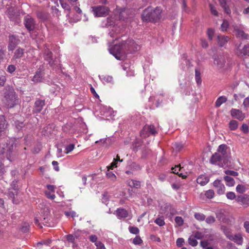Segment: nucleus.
Wrapping results in <instances>:
<instances>
[{"mask_svg":"<svg viewBox=\"0 0 249 249\" xmlns=\"http://www.w3.org/2000/svg\"><path fill=\"white\" fill-rule=\"evenodd\" d=\"M0 154L3 155L10 161L15 160L18 154L15 142L13 140H9L6 143H0Z\"/></svg>","mask_w":249,"mask_h":249,"instance_id":"1","label":"nucleus"},{"mask_svg":"<svg viewBox=\"0 0 249 249\" xmlns=\"http://www.w3.org/2000/svg\"><path fill=\"white\" fill-rule=\"evenodd\" d=\"M162 9L160 7L153 9L151 7L146 8L142 15L143 21L156 22L161 18Z\"/></svg>","mask_w":249,"mask_h":249,"instance_id":"2","label":"nucleus"},{"mask_svg":"<svg viewBox=\"0 0 249 249\" xmlns=\"http://www.w3.org/2000/svg\"><path fill=\"white\" fill-rule=\"evenodd\" d=\"M5 104L9 108L14 107L18 103V97L14 89L11 87H7L4 93Z\"/></svg>","mask_w":249,"mask_h":249,"instance_id":"3","label":"nucleus"},{"mask_svg":"<svg viewBox=\"0 0 249 249\" xmlns=\"http://www.w3.org/2000/svg\"><path fill=\"white\" fill-rule=\"evenodd\" d=\"M109 51L118 60H121L122 56L126 53L124 41L115 45L113 47L109 48Z\"/></svg>","mask_w":249,"mask_h":249,"instance_id":"4","label":"nucleus"},{"mask_svg":"<svg viewBox=\"0 0 249 249\" xmlns=\"http://www.w3.org/2000/svg\"><path fill=\"white\" fill-rule=\"evenodd\" d=\"M228 158L221 156L219 155V153L216 152L212 156L210 160L211 163L218 165L220 167L228 166Z\"/></svg>","mask_w":249,"mask_h":249,"instance_id":"5","label":"nucleus"},{"mask_svg":"<svg viewBox=\"0 0 249 249\" xmlns=\"http://www.w3.org/2000/svg\"><path fill=\"white\" fill-rule=\"evenodd\" d=\"M92 8V12L96 17H106L109 14V8L105 6H93Z\"/></svg>","mask_w":249,"mask_h":249,"instance_id":"6","label":"nucleus"},{"mask_svg":"<svg viewBox=\"0 0 249 249\" xmlns=\"http://www.w3.org/2000/svg\"><path fill=\"white\" fill-rule=\"evenodd\" d=\"M20 40L18 36L14 35H10L8 36V50L9 51H13L18 44Z\"/></svg>","mask_w":249,"mask_h":249,"instance_id":"7","label":"nucleus"},{"mask_svg":"<svg viewBox=\"0 0 249 249\" xmlns=\"http://www.w3.org/2000/svg\"><path fill=\"white\" fill-rule=\"evenodd\" d=\"M124 42L126 52L127 51L130 53L135 52L140 48V46L136 44L134 41L131 39L124 41Z\"/></svg>","mask_w":249,"mask_h":249,"instance_id":"8","label":"nucleus"},{"mask_svg":"<svg viewBox=\"0 0 249 249\" xmlns=\"http://www.w3.org/2000/svg\"><path fill=\"white\" fill-rule=\"evenodd\" d=\"M157 133L156 128L154 125H146L141 132V136L143 137H146L150 134L155 135Z\"/></svg>","mask_w":249,"mask_h":249,"instance_id":"9","label":"nucleus"},{"mask_svg":"<svg viewBox=\"0 0 249 249\" xmlns=\"http://www.w3.org/2000/svg\"><path fill=\"white\" fill-rule=\"evenodd\" d=\"M24 24L26 28L30 32L33 31L35 28V21L34 18L29 16H26L24 18Z\"/></svg>","mask_w":249,"mask_h":249,"instance_id":"10","label":"nucleus"},{"mask_svg":"<svg viewBox=\"0 0 249 249\" xmlns=\"http://www.w3.org/2000/svg\"><path fill=\"white\" fill-rule=\"evenodd\" d=\"M236 201L240 203L244 208L249 206V196L248 195L238 196L236 198Z\"/></svg>","mask_w":249,"mask_h":249,"instance_id":"11","label":"nucleus"},{"mask_svg":"<svg viewBox=\"0 0 249 249\" xmlns=\"http://www.w3.org/2000/svg\"><path fill=\"white\" fill-rule=\"evenodd\" d=\"M213 184L214 187L216 189V193L218 195H221L225 193V187L222 183L221 180L216 179L213 182Z\"/></svg>","mask_w":249,"mask_h":249,"instance_id":"12","label":"nucleus"},{"mask_svg":"<svg viewBox=\"0 0 249 249\" xmlns=\"http://www.w3.org/2000/svg\"><path fill=\"white\" fill-rule=\"evenodd\" d=\"M45 105V101L44 100L37 99L35 103L34 107L33 109V112L37 113L40 112L43 109V107Z\"/></svg>","mask_w":249,"mask_h":249,"instance_id":"13","label":"nucleus"},{"mask_svg":"<svg viewBox=\"0 0 249 249\" xmlns=\"http://www.w3.org/2000/svg\"><path fill=\"white\" fill-rule=\"evenodd\" d=\"M231 115L232 117L240 120L242 121L245 117V115L242 111L239 109L232 108L231 110Z\"/></svg>","mask_w":249,"mask_h":249,"instance_id":"14","label":"nucleus"},{"mask_svg":"<svg viewBox=\"0 0 249 249\" xmlns=\"http://www.w3.org/2000/svg\"><path fill=\"white\" fill-rule=\"evenodd\" d=\"M133 14L132 11L128 9H124L121 10L119 14V18L121 19L124 20L129 17H131Z\"/></svg>","mask_w":249,"mask_h":249,"instance_id":"15","label":"nucleus"},{"mask_svg":"<svg viewBox=\"0 0 249 249\" xmlns=\"http://www.w3.org/2000/svg\"><path fill=\"white\" fill-rule=\"evenodd\" d=\"M214 63L219 68H222L226 63V58L224 56H218L214 59Z\"/></svg>","mask_w":249,"mask_h":249,"instance_id":"16","label":"nucleus"},{"mask_svg":"<svg viewBox=\"0 0 249 249\" xmlns=\"http://www.w3.org/2000/svg\"><path fill=\"white\" fill-rule=\"evenodd\" d=\"M228 146L225 144H221L219 146L217 151L216 153H219V155L223 156L225 158H228V156L227 152Z\"/></svg>","mask_w":249,"mask_h":249,"instance_id":"17","label":"nucleus"},{"mask_svg":"<svg viewBox=\"0 0 249 249\" xmlns=\"http://www.w3.org/2000/svg\"><path fill=\"white\" fill-rule=\"evenodd\" d=\"M25 50L21 48H18L14 52L12 60H16L21 58L24 54Z\"/></svg>","mask_w":249,"mask_h":249,"instance_id":"18","label":"nucleus"},{"mask_svg":"<svg viewBox=\"0 0 249 249\" xmlns=\"http://www.w3.org/2000/svg\"><path fill=\"white\" fill-rule=\"evenodd\" d=\"M116 214L119 219H122L127 217L128 213L124 209L118 208L116 211Z\"/></svg>","mask_w":249,"mask_h":249,"instance_id":"19","label":"nucleus"},{"mask_svg":"<svg viewBox=\"0 0 249 249\" xmlns=\"http://www.w3.org/2000/svg\"><path fill=\"white\" fill-rule=\"evenodd\" d=\"M217 38L220 47L224 46L229 40V37L225 36H218Z\"/></svg>","mask_w":249,"mask_h":249,"instance_id":"20","label":"nucleus"},{"mask_svg":"<svg viewBox=\"0 0 249 249\" xmlns=\"http://www.w3.org/2000/svg\"><path fill=\"white\" fill-rule=\"evenodd\" d=\"M14 123L13 124L15 126V128L17 129L18 131H19L20 130H23V129L25 127V124L22 121H20L18 120H13Z\"/></svg>","mask_w":249,"mask_h":249,"instance_id":"21","label":"nucleus"},{"mask_svg":"<svg viewBox=\"0 0 249 249\" xmlns=\"http://www.w3.org/2000/svg\"><path fill=\"white\" fill-rule=\"evenodd\" d=\"M172 170H173V173L178 175L179 177H181L182 178L184 179L187 178V175H183L182 173H179V171H181V168L180 164L175 166V167H172Z\"/></svg>","mask_w":249,"mask_h":249,"instance_id":"22","label":"nucleus"},{"mask_svg":"<svg viewBox=\"0 0 249 249\" xmlns=\"http://www.w3.org/2000/svg\"><path fill=\"white\" fill-rule=\"evenodd\" d=\"M239 53L238 55L239 56L248 55L249 56V44L246 45L242 49H239Z\"/></svg>","mask_w":249,"mask_h":249,"instance_id":"23","label":"nucleus"},{"mask_svg":"<svg viewBox=\"0 0 249 249\" xmlns=\"http://www.w3.org/2000/svg\"><path fill=\"white\" fill-rule=\"evenodd\" d=\"M43 76V74L42 72L37 71L33 77L32 80L35 83L40 82L42 80Z\"/></svg>","mask_w":249,"mask_h":249,"instance_id":"24","label":"nucleus"},{"mask_svg":"<svg viewBox=\"0 0 249 249\" xmlns=\"http://www.w3.org/2000/svg\"><path fill=\"white\" fill-rule=\"evenodd\" d=\"M209 179L204 176H200L196 179V182L201 186H204L208 183Z\"/></svg>","mask_w":249,"mask_h":249,"instance_id":"25","label":"nucleus"},{"mask_svg":"<svg viewBox=\"0 0 249 249\" xmlns=\"http://www.w3.org/2000/svg\"><path fill=\"white\" fill-rule=\"evenodd\" d=\"M6 55V47L4 45L0 44V60L3 61L5 59Z\"/></svg>","mask_w":249,"mask_h":249,"instance_id":"26","label":"nucleus"},{"mask_svg":"<svg viewBox=\"0 0 249 249\" xmlns=\"http://www.w3.org/2000/svg\"><path fill=\"white\" fill-rule=\"evenodd\" d=\"M231 240L234 241L238 245H242L243 241V239L241 234H235L233 238H231Z\"/></svg>","mask_w":249,"mask_h":249,"instance_id":"27","label":"nucleus"},{"mask_svg":"<svg viewBox=\"0 0 249 249\" xmlns=\"http://www.w3.org/2000/svg\"><path fill=\"white\" fill-rule=\"evenodd\" d=\"M227 100V98L225 96H220L217 98L215 103V106L216 107H219L222 104L225 103Z\"/></svg>","mask_w":249,"mask_h":249,"instance_id":"28","label":"nucleus"},{"mask_svg":"<svg viewBox=\"0 0 249 249\" xmlns=\"http://www.w3.org/2000/svg\"><path fill=\"white\" fill-rule=\"evenodd\" d=\"M224 179L226 181L227 186L231 187L234 185L235 181L232 178L229 176H226L224 177Z\"/></svg>","mask_w":249,"mask_h":249,"instance_id":"29","label":"nucleus"},{"mask_svg":"<svg viewBox=\"0 0 249 249\" xmlns=\"http://www.w3.org/2000/svg\"><path fill=\"white\" fill-rule=\"evenodd\" d=\"M221 6L224 9L227 14L231 13V10L227 4L226 0H219Z\"/></svg>","mask_w":249,"mask_h":249,"instance_id":"30","label":"nucleus"},{"mask_svg":"<svg viewBox=\"0 0 249 249\" xmlns=\"http://www.w3.org/2000/svg\"><path fill=\"white\" fill-rule=\"evenodd\" d=\"M5 122L6 121L4 116L0 115V136H1V132L5 129L6 125Z\"/></svg>","mask_w":249,"mask_h":249,"instance_id":"31","label":"nucleus"},{"mask_svg":"<svg viewBox=\"0 0 249 249\" xmlns=\"http://www.w3.org/2000/svg\"><path fill=\"white\" fill-rule=\"evenodd\" d=\"M236 35L237 37H242L244 39H248L249 35L248 34H245L244 31L240 30H237L235 31Z\"/></svg>","mask_w":249,"mask_h":249,"instance_id":"32","label":"nucleus"},{"mask_svg":"<svg viewBox=\"0 0 249 249\" xmlns=\"http://www.w3.org/2000/svg\"><path fill=\"white\" fill-rule=\"evenodd\" d=\"M200 72L198 69H196L195 70V79L196 83L198 85H200L201 83V78L200 76Z\"/></svg>","mask_w":249,"mask_h":249,"instance_id":"33","label":"nucleus"},{"mask_svg":"<svg viewBox=\"0 0 249 249\" xmlns=\"http://www.w3.org/2000/svg\"><path fill=\"white\" fill-rule=\"evenodd\" d=\"M52 53L49 51L45 52V59L49 62V64L51 66L53 65V63H52Z\"/></svg>","mask_w":249,"mask_h":249,"instance_id":"34","label":"nucleus"},{"mask_svg":"<svg viewBox=\"0 0 249 249\" xmlns=\"http://www.w3.org/2000/svg\"><path fill=\"white\" fill-rule=\"evenodd\" d=\"M13 185V187L10 189V191H9V195L11 197L13 196L15 194H17L18 193V189L16 186V182L13 181V184L12 185Z\"/></svg>","mask_w":249,"mask_h":249,"instance_id":"35","label":"nucleus"},{"mask_svg":"<svg viewBox=\"0 0 249 249\" xmlns=\"http://www.w3.org/2000/svg\"><path fill=\"white\" fill-rule=\"evenodd\" d=\"M194 217L196 220L199 221H204L206 218L204 214L199 213H196L194 214Z\"/></svg>","mask_w":249,"mask_h":249,"instance_id":"36","label":"nucleus"},{"mask_svg":"<svg viewBox=\"0 0 249 249\" xmlns=\"http://www.w3.org/2000/svg\"><path fill=\"white\" fill-rule=\"evenodd\" d=\"M238 122L235 120H231L229 123V128L231 130H235L237 128Z\"/></svg>","mask_w":249,"mask_h":249,"instance_id":"37","label":"nucleus"},{"mask_svg":"<svg viewBox=\"0 0 249 249\" xmlns=\"http://www.w3.org/2000/svg\"><path fill=\"white\" fill-rule=\"evenodd\" d=\"M102 80L104 82L107 83H113V77L109 75H105L103 76Z\"/></svg>","mask_w":249,"mask_h":249,"instance_id":"38","label":"nucleus"},{"mask_svg":"<svg viewBox=\"0 0 249 249\" xmlns=\"http://www.w3.org/2000/svg\"><path fill=\"white\" fill-rule=\"evenodd\" d=\"M214 195V192L213 190H209L205 192V196L208 199H212Z\"/></svg>","mask_w":249,"mask_h":249,"instance_id":"39","label":"nucleus"},{"mask_svg":"<svg viewBox=\"0 0 249 249\" xmlns=\"http://www.w3.org/2000/svg\"><path fill=\"white\" fill-rule=\"evenodd\" d=\"M183 148V144L180 143L176 142L173 145V148L176 151L178 152L180 151L182 148Z\"/></svg>","mask_w":249,"mask_h":249,"instance_id":"40","label":"nucleus"},{"mask_svg":"<svg viewBox=\"0 0 249 249\" xmlns=\"http://www.w3.org/2000/svg\"><path fill=\"white\" fill-rule=\"evenodd\" d=\"M155 223L159 226H163V225H165V222L162 217H160L157 218L155 220Z\"/></svg>","mask_w":249,"mask_h":249,"instance_id":"41","label":"nucleus"},{"mask_svg":"<svg viewBox=\"0 0 249 249\" xmlns=\"http://www.w3.org/2000/svg\"><path fill=\"white\" fill-rule=\"evenodd\" d=\"M208 38L210 40H212L214 34V30L212 28H209L207 33Z\"/></svg>","mask_w":249,"mask_h":249,"instance_id":"42","label":"nucleus"},{"mask_svg":"<svg viewBox=\"0 0 249 249\" xmlns=\"http://www.w3.org/2000/svg\"><path fill=\"white\" fill-rule=\"evenodd\" d=\"M189 244L193 247H195L197 245V241L195 237H190L188 239Z\"/></svg>","mask_w":249,"mask_h":249,"instance_id":"43","label":"nucleus"},{"mask_svg":"<svg viewBox=\"0 0 249 249\" xmlns=\"http://www.w3.org/2000/svg\"><path fill=\"white\" fill-rule=\"evenodd\" d=\"M236 190L238 193L242 194L245 192L246 188L242 184H238L236 187Z\"/></svg>","mask_w":249,"mask_h":249,"instance_id":"44","label":"nucleus"},{"mask_svg":"<svg viewBox=\"0 0 249 249\" xmlns=\"http://www.w3.org/2000/svg\"><path fill=\"white\" fill-rule=\"evenodd\" d=\"M226 197L230 200H233L234 199H236L237 196H236V195L234 192H229L226 194Z\"/></svg>","mask_w":249,"mask_h":249,"instance_id":"45","label":"nucleus"},{"mask_svg":"<svg viewBox=\"0 0 249 249\" xmlns=\"http://www.w3.org/2000/svg\"><path fill=\"white\" fill-rule=\"evenodd\" d=\"M175 221L177 224L179 226H181L183 224L184 221L181 216H176L175 217Z\"/></svg>","mask_w":249,"mask_h":249,"instance_id":"46","label":"nucleus"},{"mask_svg":"<svg viewBox=\"0 0 249 249\" xmlns=\"http://www.w3.org/2000/svg\"><path fill=\"white\" fill-rule=\"evenodd\" d=\"M106 175L108 178H110L112 180H115L116 179V177L115 174L113 172L109 171L108 170L106 173Z\"/></svg>","mask_w":249,"mask_h":249,"instance_id":"47","label":"nucleus"},{"mask_svg":"<svg viewBox=\"0 0 249 249\" xmlns=\"http://www.w3.org/2000/svg\"><path fill=\"white\" fill-rule=\"evenodd\" d=\"M129 231L130 233L137 234L139 233L140 231L139 229L136 227H129Z\"/></svg>","mask_w":249,"mask_h":249,"instance_id":"48","label":"nucleus"},{"mask_svg":"<svg viewBox=\"0 0 249 249\" xmlns=\"http://www.w3.org/2000/svg\"><path fill=\"white\" fill-rule=\"evenodd\" d=\"M60 2L63 9H64L65 10H67L68 11L70 10L71 8L69 4L61 0H60Z\"/></svg>","mask_w":249,"mask_h":249,"instance_id":"49","label":"nucleus"},{"mask_svg":"<svg viewBox=\"0 0 249 249\" xmlns=\"http://www.w3.org/2000/svg\"><path fill=\"white\" fill-rule=\"evenodd\" d=\"M74 144L72 143L70 144L69 145L66 146L65 148V153L66 154H68L69 153L72 151L74 148Z\"/></svg>","mask_w":249,"mask_h":249,"instance_id":"50","label":"nucleus"},{"mask_svg":"<svg viewBox=\"0 0 249 249\" xmlns=\"http://www.w3.org/2000/svg\"><path fill=\"white\" fill-rule=\"evenodd\" d=\"M45 194L47 198L53 200L55 198V196L53 192H51L48 191H45Z\"/></svg>","mask_w":249,"mask_h":249,"instance_id":"51","label":"nucleus"},{"mask_svg":"<svg viewBox=\"0 0 249 249\" xmlns=\"http://www.w3.org/2000/svg\"><path fill=\"white\" fill-rule=\"evenodd\" d=\"M229 26L228 22L224 20L221 25V29L222 31H226Z\"/></svg>","mask_w":249,"mask_h":249,"instance_id":"52","label":"nucleus"},{"mask_svg":"<svg viewBox=\"0 0 249 249\" xmlns=\"http://www.w3.org/2000/svg\"><path fill=\"white\" fill-rule=\"evenodd\" d=\"M225 173L227 175V176H231L233 177H236L238 175V173L236 172H235L232 170H226L225 171Z\"/></svg>","mask_w":249,"mask_h":249,"instance_id":"53","label":"nucleus"},{"mask_svg":"<svg viewBox=\"0 0 249 249\" xmlns=\"http://www.w3.org/2000/svg\"><path fill=\"white\" fill-rule=\"evenodd\" d=\"M132 183V185H130V186H132L134 188H139L141 187V182L139 181H136L135 180H131V181Z\"/></svg>","mask_w":249,"mask_h":249,"instance_id":"54","label":"nucleus"},{"mask_svg":"<svg viewBox=\"0 0 249 249\" xmlns=\"http://www.w3.org/2000/svg\"><path fill=\"white\" fill-rule=\"evenodd\" d=\"M142 242V240L139 236H136L133 241V243L135 245H140Z\"/></svg>","mask_w":249,"mask_h":249,"instance_id":"55","label":"nucleus"},{"mask_svg":"<svg viewBox=\"0 0 249 249\" xmlns=\"http://www.w3.org/2000/svg\"><path fill=\"white\" fill-rule=\"evenodd\" d=\"M215 221L214 217L213 216H209L206 219V222L209 224L213 223Z\"/></svg>","mask_w":249,"mask_h":249,"instance_id":"56","label":"nucleus"},{"mask_svg":"<svg viewBox=\"0 0 249 249\" xmlns=\"http://www.w3.org/2000/svg\"><path fill=\"white\" fill-rule=\"evenodd\" d=\"M16 69V67L14 65H10L7 67V71L10 73L14 72Z\"/></svg>","mask_w":249,"mask_h":249,"instance_id":"57","label":"nucleus"},{"mask_svg":"<svg viewBox=\"0 0 249 249\" xmlns=\"http://www.w3.org/2000/svg\"><path fill=\"white\" fill-rule=\"evenodd\" d=\"M209 6H210V11H211V13L214 16H218V12L216 11L215 7H214V6L212 4H210Z\"/></svg>","mask_w":249,"mask_h":249,"instance_id":"58","label":"nucleus"},{"mask_svg":"<svg viewBox=\"0 0 249 249\" xmlns=\"http://www.w3.org/2000/svg\"><path fill=\"white\" fill-rule=\"evenodd\" d=\"M209 243L207 240H203L200 242V245L204 249H206L207 248L209 247Z\"/></svg>","mask_w":249,"mask_h":249,"instance_id":"59","label":"nucleus"},{"mask_svg":"<svg viewBox=\"0 0 249 249\" xmlns=\"http://www.w3.org/2000/svg\"><path fill=\"white\" fill-rule=\"evenodd\" d=\"M95 246L97 247L96 249H106L104 245L101 241L96 242Z\"/></svg>","mask_w":249,"mask_h":249,"instance_id":"60","label":"nucleus"},{"mask_svg":"<svg viewBox=\"0 0 249 249\" xmlns=\"http://www.w3.org/2000/svg\"><path fill=\"white\" fill-rule=\"evenodd\" d=\"M184 241V239L182 238L177 239L176 241L177 246L178 247H181L182 246Z\"/></svg>","mask_w":249,"mask_h":249,"instance_id":"61","label":"nucleus"},{"mask_svg":"<svg viewBox=\"0 0 249 249\" xmlns=\"http://www.w3.org/2000/svg\"><path fill=\"white\" fill-rule=\"evenodd\" d=\"M97 237L96 235H94V234H92V235H91L90 236H89V240L92 242V243H94L95 244L96 243V242H97L98 241H97Z\"/></svg>","mask_w":249,"mask_h":249,"instance_id":"62","label":"nucleus"},{"mask_svg":"<svg viewBox=\"0 0 249 249\" xmlns=\"http://www.w3.org/2000/svg\"><path fill=\"white\" fill-rule=\"evenodd\" d=\"M29 229V225L28 224H25L20 228V230L23 232H26L28 231Z\"/></svg>","mask_w":249,"mask_h":249,"instance_id":"63","label":"nucleus"},{"mask_svg":"<svg viewBox=\"0 0 249 249\" xmlns=\"http://www.w3.org/2000/svg\"><path fill=\"white\" fill-rule=\"evenodd\" d=\"M65 214L67 216H71L73 218L76 216V213L74 211L65 212Z\"/></svg>","mask_w":249,"mask_h":249,"instance_id":"64","label":"nucleus"}]
</instances>
